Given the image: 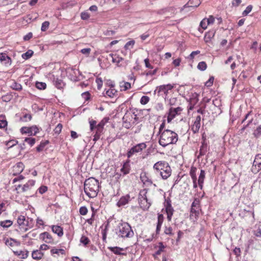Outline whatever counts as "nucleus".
I'll return each instance as SVG.
<instances>
[{
	"instance_id": "47",
	"label": "nucleus",
	"mask_w": 261,
	"mask_h": 261,
	"mask_svg": "<svg viewBox=\"0 0 261 261\" xmlns=\"http://www.w3.org/2000/svg\"><path fill=\"white\" fill-rule=\"evenodd\" d=\"M135 43V42L134 40H130L128 41L124 45V48L125 49H130L133 48Z\"/></svg>"
},
{
	"instance_id": "37",
	"label": "nucleus",
	"mask_w": 261,
	"mask_h": 261,
	"mask_svg": "<svg viewBox=\"0 0 261 261\" xmlns=\"http://www.w3.org/2000/svg\"><path fill=\"white\" fill-rule=\"evenodd\" d=\"M120 90L121 91H126L131 88V85L129 82L122 81L119 84Z\"/></svg>"
},
{
	"instance_id": "30",
	"label": "nucleus",
	"mask_w": 261,
	"mask_h": 261,
	"mask_svg": "<svg viewBox=\"0 0 261 261\" xmlns=\"http://www.w3.org/2000/svg\"><path fill=\"white\" fill-rule=\"evenodd\" d=\"M51 230L54 233L57 234L60 237L63 235V229L60 226L52 225Z\"/></svg>"
},
{
	"instance_id": "40",
	"label": "nucleus",
	"mask_w": 261,
	"mask_h": 261,
	"mask_svg": "<svg viewBox=\"0 0 261 261\" xmlns=\"http://www.w3.org/2000/svg\"><path fill=\"white\" fill-rule=\"evenodd\" d=\"M12 224V221L10 220H7L0 222V226L3 228H8L11 226Z\"/></svg>"
},
{
	"instance_id": "49",
	"label": "nucleus",
	"mask_w": 261,
	"mask_h": 261,
	"mask_svg": "<svg viewBox=\"0 0 261 261\" xmlns=\"http://www.w3.org/2000/svg\"><path fill=\"white\" fill-rule=\"evenodd\" d=\"M24 142L28 143L31 146H32L35 143L36 139L33 138H25Z\"/></svg>"
},
{
	"instance_id": "55",
	"label": "nucleus",
	"mask_w": 261,
	"mask_h": 261,
	"mask_svg": "<svg viewBox=\"0 0 261 261\" xmlns=\"http://www.w3.org/2000/svg\"><path fill=\"white\" fill-rule=\"evenodd\" d=\"M108 226H109V223H108L105 225V228L103 229H102V231H101V233H102V239L103 240H105L106 239V238H107V233Z\"/></svg>"
},
{
	"instance_id": "63",
	"label": "nucleus",
	"mask_w": 261,
	"mask_h": 261,
	"mask_svg": "<svg viewBox=\"0 0 261 261\" xmlns=\"http://www.w3.org/2000/svg\"><path fill=\"white\" fill-rule=\"evenodd\" d=\"M214 80V77L212 76V77H210L209 80L205 82V85L206 87L212 86L213 84Z\"/></svg>"
},
{
	"instance_id": "35",
	"label": "nucleus",
	"mask_w": 261,
	"mask_h": 261,
	"mask_svg": "<svg viewBox=\"0 0 261 261\" xmlns=\"http://www.w3.org/2000/svg\"><path fill=\"white\" fill-rule=\"evenodd\" d=\"M50 253L54 257H56L55 255H54L55 254H57L58 256L60 255V254H65V251L63 249H57L55 247H54L50 250Z\"/></svg>"
},
{
	"instance_id": "32",
	"label": "nucleus",
	"mask_w": 261,
	"mask_h": 261,
	"mask_svg": "<svg viewBox=\"0 0 261 261\" xmlns=\"http://www.w3.org/2000/svg\"><path fill=\"white\" fill-rule=\"evenodd\" d=\"M251 115V112H248L245 116V118L242 120V123H244L245 121L248 119V121L247 122V124L244 125L243 128H242L243 130H244L246 127L248 126L252 122L253 118L252 117H250V116Z\"/></svg>"
},
{
	"instance_id": "61",
	"label": "nucleus",
	"mask_w": 261,
	"mask_h": 261,
	"mask_svg": "<svg viewBox=\"0 0 261 261\" xmlns=\"http://www.w3.org/2000/svg\"><path fill=\"white\" fill-rule=\"evenodd\" d=\"M91 48H85L81 49V52L86 55V56H88L90 53Z\"/></svg>"
},
{
	"instance_id": "56",
	"label": "nucleus",
	"mask_w": 261,
	"mask_h": 261,
	"mask_svg": "<svg viewBox=\"0 0 261 261\" xmlns=\"http://www.w3.org/2000/svg\"><path fill=\"white\" fill-rule=\"evenodd\" d=\"M149 101V97L147 96H143L140 99V103L142 105H146L147 104Z\"/></svg>"
},
{
	"instance_id": "6",
	"label": "nucleus",
	"mask_w": 261,
	"mask_h": 261,
	"mask_svg": "<svg viewBox=\"0 0 261 261\" xmlns=\"http://www.w3.org/2000/svg\"><path fill=\"white\" fill-rule=\"evenodd\" d=\"M147 191L144 189L140 191L139 194V203L141 207L143 210H147L151 205V203L149 201L146 196Z\"/></svg>"
},
{
	"instance_id": "29",
	"label": "nucleus",
	"mask_w": 261,
	"mask_h": 261,
	"mask_svg": "<svg viewBox=\"0 0 261 261\" xmlns=\"http://www.w3.org/2000/svg\"><path fill=\"white\" fill-rule=\"evenodd\" d=\"M13 252L15 255L21 259H25L29 255V251L27 250H18Z\"/></svg>"
},
{
	"instance_id": "25",
	"label": "nucleus",
	"mask_w": 261,
	"mask_h": 261,
	"mask_svg": "<svg viewBox=\"0 0 261 261\" xmlns=\"http://www.w3.org/2000/svg\"><path fill=\"white\" fill-rule=\"evenodd\" d=\"M208 149V145L206 142L205 141L201 142V145L200 147L199 154L198 155V158H199L201 156L204 155L207 152Z\"/></svg>"
},
{
	"instance_id": "1",
	"label": "nucleus",
	"mask_w": 261,
	"mask_h": 261,
	"mask_svg": "<svg viewBox=\"0 0 261 261\" xmlns=\"http://www.w3.org/2000/svg\"><path fill=\"white\" fill-rule=\"evenodd\" d=\"M154 174L156 177L167 179L171 174V169L168 163L165 161H159L153 166Z\"/></svg>"
},
{
	"instance_id": "60",
	"label": "nucleus",
	"mask_w": 261,
	"mask_h": 261,
	"mask_svg": "<svg viewBox=\"0 0 261 261\" xmlns=\"http://www.w3.org/2000/svg\"><path fill=\"white\" fill-rule=\"evenodd\" d=\"M164 232L165 234L172 236L173 234V233L172 232V228L171 227H166Z\"/></svg>"
},
{
	"instance_id": "31",
	"label": "nucleus",
	"mask_w": 261,
	"mask_h": 261,
	"mask_svg": "<svg viewBox=\"0 0 261 261\" xmlns=\"http://www.w3.org/2000/svg\"><path fill=\"white\" fill-rule=\"evenodd\" d=\"M105 95H107L110 98H113L117 96V91L114 88H110L108 90H105Z\"/></svg>"
},
{
	"instance_id": "42",
	"label": "nucleus",
	"mask_w": 261,
	"mask_h": 261,
	"mask_svg": "<svg viewBox=\"0 0 261 261\" xmlns=\"http://www.w3.org/2000/svg\"><path fill=\"white\" fill-rule=\"evenodd\" d=\"M49 143L48 141H42L40 144L36 147V150L38 152H40L45 147V146Z\"/></svg>"
},
{
	"instance_id": "33",
	"label": "nucleus",
	"mask_w": 261,
	"mask_h": 261,
	"mask_svg": "<svg viewBox=\"0 0 261 261\" xmlns=\"http://www.w3.org/2000/svg\"><path fill=\"white\" fill-rule=\"evenodd\" d=\"M43 255V253L40 250H34L32 253V258L35 260H40L42 258Z\"/></svg>"
},
{
	"instance_id": "13",
	"label": "nucleus",
	"mask_w": 261,
	"mask_h": 261,
	"mask_svg": "<svg viewBox=\"0 0 261 261\" xmlns=\"http://www.w3.org/2000/svg\"><path fill=\"white\" fill-rule=\"evenodd\" d=\"M39 132V129L36 125L31 127H22L20 129V132L22 134H28L29 136H35Z\"/></svg>"
},
{
	"instance_id": "57",
	"label": "nucleus",
	"mask_w": 261,
	"mask_h": 261,
	"mask_svg": "<svg viewBox=\"0 0 261 261\" xmlns=\"http://www.w3.org/2000/svg\"><path fill=\"white\" fill-rule=\"evenodd\" d=\"M62 129V125L61 123H59L55 128L54 129V132L55 134H59Z\"/></svg>"
},
{
	"instance_id": "18",
	"label": "nucleus",
	"mask_w": 261,
	"mask_h": 261,
	"mask_svg": "<svg viewBox=\"0 0 261 261\" xmlns=\"http://www.w3.org/2000/svg\"><path fill=\"white\" fill-rule=\"evenodd\" d=\"M131 200L132 199L130 195L129 194H126L120 197V199L117 202L116 205L118 207L124 206L128 204Z\"/></svg>"
},
{
	"instance_id": "58",
	"label": "nucleus",
	"mask_w": 261,
	"mask_h": 261,
	"mask_svg": "<svg viewBox=\"0 0 261 261\" xmlns=\"http://www.w3.org/2000/svg\"><path fill=\"white\" fill-rule=\"evenodd\" d=\"M80 214L82 215H85L88 213V209L86 206H82L79 210Z\"/></svg>"
},
{
	"instance_id": "17",
	"label": "nucleus",
	"mask_w": 261,
	"mask_h": 261,
	"mask_svg": "<svg viewBox=\"0 0 261 261\" xmlns=\"http://www.w3.org/2000/svg\"><path fill=\"white\" fill-rule=\"evenodd\" d=\"M24 166L22 162H18L12 168L11 173L13 175L19 174L24 170Z\"/></svg>"
},
{
	"instance_id": "3",
	"label": "nucleus",
	"mask_w": 261,
	"mask_h": 261,
	"mask_svg": "<svg viewBox=\"0 0 261 261\" xmlns=\"http://www.w3.org/2000/svg\"><path fill=\"white\" fill-rule=\"evenodd\" d=\"M98 180L94 177L86 179L84 182V192L89 198L95 197L99 191Z\"/></svg>"
},
{
	"instance_id": "51",
	"label": "nucleus",
	"mask_w": 261,
	"mask_h": 261,
	"mask_svg": "<svg viewBox=\"0 0 261 261\" xmlns=\"http://www.w3.org/2000/svg\"><path fill=\"white\" fill-rule=\"evenodd\" d=\"M108 118H104L102 120H101V121L97 125V126L99 127H101L103 128L105 124L108 122L109 121Z\"/></svg>"
},
{
	"instance_id": "4",
	"label": "nucleus",
	"mask_w": 261,
	"mask_h": 261,
	"mask_svg": "<svg viewBox=\"0 0 261 261\" xmlns=\"http://www.w3.org/2000/svg\"><path fill=\"white\" fill-rule=\"evenodd\" d=\"M116 230L118 237L123 239L130 238L134 235L131 226L126 222L120 223Z\"/></svg>"
},
{
	"instance_id": "22",
	"label": "nucleus",
	"mask_w": 261,
	"mask_h": 261,
	"mask_svg": "<svg viewBox=\"0 0 261 261\" xmlns=\"http://www.w3.org/2000/svg\"><path fill=\"white\" fill-rule=\"evenodd\" d=\"M39 238L46 243H51L54 241L51 234H50L48 232L41 233L40 234Z\"/></svg>"
},
{
	"instance_id": "44",
	"label": "nucleus",
	"mask_w": 261,
	"mask_h": 261,
	"mask_svg": "<svg viewBox=\"0 0 261 261\" xmlns=\"http://www.w3.org/2000/svg\"><path fill=\"white\" fill-rule=\"evenodd\" d=\"M206 68L207 65L204 61L200 62L197 65V68L201 71H204Z\"/></svg>"
},
{
	"instance_id": "46",
	"label": "nucleus",
	"mask_w": 261,
	"mask_h": 261,
	"mask_svg": "<svg viewBox=\"0 0 261 261\" xmlns=\"http://www.w3.org/2000/svg\"><path fill=\"white\" fill-rule=\"evenodd\" d=\"M253 135L256 138H259L261 136V125H259L254 131Z\"/></svg>"
},
{
	"instance_id": "62",
	"label": "nucleus",
	"mask_w": 261,
	"mask_h": 261,
	"mask_svg": "<svg viewBox=\"0 0 261 261\" xmlns=\"http://www.w3.org/2000/svg\"><path fill=\"white\" fill-rule=\"evenodd\" d=\"M90 123V130L92 131L93 130L96 126V121L94 120H91L89 121Z\"/></svg>"
},
{
	"instance_id": "34",
	"label": "nucleus",
	"mask_w": 261,
	"mask_h": 261,
	"mask_svg": "<svg viewBox=\"0 0 261 261\" xmlns=\"http://www.w3.org/2000/svg\"><path fill=\"white\" fill-rule=\"evenodd\" d=\"M5 244L8 246L12 247L14 246H19L20 243L15 239L10 238L5 241Z\"/></svg>"
},
{
	"instance_id": "43",
	"label": "nucleus",
	"mask_w": 261,
	"mask_h": 261,
	"mask_svg": "<svg viewBox=\"0 0 261 261\" xmlns=\"http://www.w3.org/2000/svg\"><path fill=\"white\" fill-rule=\"evenodd\" d=\"M35 86L39 90H44L46 88V84L44 82H37Z\"/></svg>"
},
{
	"instance_id": "36",
	"label": "nucleus",
	"mask_w": 261,
	"mask_h": 261,
	"mask_svg": "<svg viewBox=\"0 0 261 261\" xmlns=\"http://www.w3.org/2000/svg\"><path fill=\"white\" fill-rule=\"evenodd\" d=\"M54 85L58 89H61L63 88L65 86V84L63 81L61 79H59L58 78H54Z\"/></svg>"
},
{
	"instance_id": "59",
	"label": "nucleus",
	"mask_w": 261,
	"mask_h": 261,
	"mask_svg": "<svg viewBox=\"0 0 261 261\" xmlns=\"http://www.w3.org/2000/svg\"><path fill=\"white\" fill-rule=\"evenodd\" d=\"M80 242L85 245H86L89 243V240L87 237L82 236L80 239Z\"/></svg>"
},
{
	"instance_id": "26",
	"label": "nucleus",
	"mask_w": 261,
	"mask_h": 261,
	"mask_svg": "<svg viewBox=\"0 0 261 261\" xmlns=\"http://www.w3.org/2000/svg\"><path fill=\"white\" fill-rule=\"evenodd\" d=\"M201 3L200 0H189V1L184 6V8L188 7L194 8L198 7Z\"/></svg>"
},
{
	"instance_id": "23",
	"label": "nucleus",
	"mask_w": 261,
	"mask_h": 261,
	"mask_svg": "<svg viewBox=\"0 0 261 261\" xmlns=\"http://www.w3.org/2000/svg\"><path fill=\"white\" fill-rule=\"evenodd\" d=\"M205 178V172L204 170L201 169L200 170V173L198 177V187L200 188L201 190L202 189L203 187V184L204 179Z\"/></svg>"
},
{
	"instance_id": "50",
	"label": "nucleus",
	"mask_w": 261,
	"mask_h": 261,
	"mask_svg": "<svg viewBox=\"0 0 261 261\" xmlns=\"http://www.w3.org/2000/svg\"><path fill=\"white\" fill-rule=\"evenodd\" d=\"M208 25V23L207 22V20L206 19V18H204L203 19L200 23V27L203 29V30H205L207 27V25Z\"/></svg>"
},
{
	"instance_id": "64",
	"label": "nucleus",
	"mask_w": 261,
	"mask_h": 261,
	"mask_svg": "<svg viewBox=\"0 0 261 261\" xmlns=\"http://www.w3.org/2000/svg\"><path fill=\"white\" fill-rule=\"evenodd\" d=\"M96 83L97 85L98 89H101L102 86V80L101 78H97L96 79Z\"/></svg>"
},
{
	"instance_id": "27",
	"label": "nucleus",
	"mask_w": 261,
	"mask_h": 261,
	"mask_svg": "<svg viewBox=\"0 0 261 261\" xmlns=\"http://www.w3.org/2000/svg\"><path fill=\"white\" fill-rule=\"evenodd\" d=\"M215 33L216 31L214 30H211L206 33L204 37V41L206 43H210L215 36Z\"/></svg>"
},
{
	"instance_id": "19",
	"label": "nucleus",
	"mask_w": 261,
	"mask_h": 261,
	"mask_svg": "<svg viewBox=\"0 0 261 261\" xmlns=\"http://www.w3.org/2000/svg\"><path fill=\"white\" fill-rule=\"evenodd\" d=\"M165 210L167 215V219L170 221L173 214L174 210L172 207L170 201H167L165 204Z\"/></svg>"
},
{
	"instance_id": "41",
	"label": "nucleus",
	"mask_w": 261,
	"mask_h": 261,
	"mask_svg": "<svg viewBox=\"0 0 261 261\" xmlns=\"http://www.w3.org/2000/svg\"><path fill=\"white\" fill-rule=\"evenodd\" d=\"M33 54L34 52L33 50H28L27 52L21 55V57L24 60H28L33 56Z\"/></svg>"
},
{
	"instance_id": "38",
	"label": "nucleus",
	"mask_w": 261,
	"mask_h": 261,
	"mask_svg": "<svg viewBox=\"0 0 261 261\" xmlns=\"http://www.w3.org/2000/svg\"><path fill=\"white\" fill-rule=\"evenodd\" d=\"M164 220V217L162 214H159L158 217V223L156 225V231L158 233L160 231Z\"/></svg>"
},
{
	"instance_id": "54",
	"label": "nucleus",
	"mask_w": 261,
	"mask_h": 261,
	"mask_svg": "<svg viewBox=\"0 0 261 261\" xmlns=\"http://www.w3.org/2000/svg\"><path fill=\"white\" fill-rule=\"evenodd\" d=\"M49 25V21H45L43 22L41 25V31L43 32L46 31L48 29Z\"/></svg>"
},
{
	"instance_id": "2",
	"label": "nucleus",
	"mask_w": 261,
	"mask_h": 261,
	"mask_svg": "<svg viewBox=\"0 0 261 261\" xmlns=\"http://www.w3.org/2000/svg\"><path fill=\"white\" fill-rule=\"evenodd\" d=\"M178 138V135L175 132L165 129L161 133L159 143L160 145L165 147L169 145L175 144Z\"/></svg>"
},
{
	"instance_id": "15",
	"label": "nucleus",
	"mask_w": 261,
	"mask_h": 261,
	"mask_svg": "<svg viewBox=\"0 0 261 261\" xmlns=\"http://www.w3.org/2000/svg\"><path fill=\"white\" fill-rule=\"evenodd\" d=\"M200 121L201 116L200 115L196 116L195 120L191 127V130L194 134H196L199 132L201 126Z\"/></svg>"
},
{
	"instance_id": "10",
	"label": "nucleus",
	"mask_w": 261,
	"mask_h": 261,
	"mask_svg": "<svg viewBox=\"0 0 261 261\" xmlns=\"http://www.w3.org/2000/svg\"><path fill=\"white\" fill-rule=\"evenodd\" d=\"M183 109L180 107L177 108H170L169 110L167 116V122L170 123L176 117V116L179 115Z\"/></svg>"
},
{
	"instance_id": "28",
	"label": "nucleus",
	"mask_w": 261,
	"mask_h": 261,
	"mask_svg": "<svg viewBox=\"0 0 261 261\" xmlns=\"http://www.w3.org/2000/svg\"><path fill=\"white\" fill-rule=\"evenodd\" d=\"M35 180L33 179L29 180L22 187V192H24L29 191L35 185Z\"/></svg>"
},
{
	"instance_id": "20",
	"label": "nucleus",
	"mask_w": 261,
	"mask_h": 261,
	"mask_svg": "<svg viewBox=\"0 0 261 261\" xmlns=\"http://www.w3.org/2000/svg\"><path fill=\"white\" fill-rule=\"evenodd\" d=\"M0 61L5 66H9L12 63L11 59L6 53H0Z\"/></svg>"
},
{
	"instance_id": "7",
	"label": "nucleus",
	"mask_w": 261,
	"mask_h": 261,
	"mask_svg": "<svg viewBox=\"0 0 261 261\" xmlns=\"http://www.w3.org/2000/svg\"><path fill=\"white\" fill-rule=\"evenodd\" d=\"M146 147V143L144 142L136 144L127 151L126 154L127 158H130L134 154L141 152Z\"/></svg>"
},
{
	"instance_id": "9",
	"label": "nucleus",
	"mask_w": 261,
	"mask_h": 261,
	"mask_svg": "<svg viewBox=\"0 0 261 261\" xmlns=\"http://www.w3.org/2000/svg\"><path fill=\"white\" fill-rule=\"evenodd\" d=\"M80 71L73 67H68L66 69L67 76L72 81H78V75L80 74Z\"/></svg>"
},
{
	"instance_id": "21",
	"label": "nucleus",
	"mask_w": 261,
	"mask_h": 261,
	"mask_svg": "<svg viewBox=\"0 0 261 261\" xmlns=\"http://www.w3.org/2000/svg\"><path fill=\"white\" fill-rule=\"evenodd\" d=\"M130 161L129 160H127L126 162H125L120 169V171L122 175H125L128 174L130 172Z\"/></svg>"
},
{
	"instance_id": "39",
	"label": "nucleus",
	"mask_w": 261,
	"mask_h": 261,
	"mask_svg": "<svg viewBox=\"0 0 261 261\" xmlns=\"http://www.w3.org/2000/svg\"><path fill=\"white\" fill-rule=\"evenodd\" d=\"M10 87L15 90L20 91L22 89V86L20 84L17 83L15 81H13Z\"/></svg>"
},
{
	"instance_id": "24",
	"label": "nucleus",
	"mask_w": 261,
	"mask_h": 261,
	"mask_svg": "<svg viewBox=\"0 0 261 261\" xmlns=\"http://www.w3.org/2000/svg\"><path fill=\"white\" fill-rule=\"evenodd\" d=\"M198 96L199 95L196 93H194L192 94L190 98V109L192 110L194 106L197 104L199 100Z\"/></svg>"
},
{
	"instance_id": "12",
	"label": "nucleus",
	"mask_w": 261,
	"mask_h": 261,
	"mask_svg": "<svg viewBox=\"0 0 261 261\" xmlns=\"http://www.w3.org/2000/svg\"><path fill=\"white\" fill-rule=\"evenodd\" d=\"M261 170V154H257L255 155V159L251 168L252 172L257 173Z\"/></svg>"
},
{
	"instance_id": "53",
	"label": "nucleus",
	"mask_w": 261,
	"mask_h": 261,
	"mask_svg": "<svg viewBox=\"0 0 261 261\" xmlns=\"http://www.w3.org/2000/svg\"><path fill=\"white\" fill-rule=\"evenodd\" d=\"M252 5H248L245 9V10L243 12L242 15L243 16H246L252 10Z\"/></svg>"
},
{
	"instance_id": "16",
	"label": "nucleus",
	"mask_w": 261,
	"mask_h": 261,
	"mask_svg": "<svg viewBox=\"0 0 261 261\" xmlns=\"http://www.w3.org/2000/svg\"><path fill=\"white\" fill-rule=\"evenodd\" d=\"M108 249L113 253L119 255H126V248H120L119 247H109Z\"/></svg>"
},
{
	"instance_id": "52",
	"label": "nucleus",
	"mask_w": 261,
	"mask_h": 261,
	"mask_svg": "<svg viewBox=\"0 0 261 261\" xmlns=\"http://www.w3.org/2000/svg\"><path fill=\"white\" fill-rule=\"evenodd\" d=\"M90 16L89 13L87 11L82 12L81 13V17L82 20H86L89 18Z\"/></svg>"
},
{
	"instance_id": "45",
	"label": "nucleus",
	"mask_w": 261,
	"mask_h": 261,
	"mask_svg": "<svg viewBox=\"0 0 261 261\" xmlns=\"http://www.w3.org/2000/svg\"><path fill=\"white\" fill-rule=\"evenodd\" d=\"M197 168L195 167H192L190 171V175L192 179L197 178L196 176Z\"/></svg>"
},
{
	"instance_id": "48",
	"label": "nucleus",
	"mask_w": 261,
	"mask_h": 261,
	"mask_svg": "<svg viewBox=\"0 0 261 261\" xmlns=\"http://www.w3.org/2000/svg\"><path fill=\"white\" fill-rule=\"evenodd\" d=\"M109 56L110 58H112V60L113 63H118L122 60V58H119L118 57H114V55L112 54H110Z\"/></svg>"
},
{
	"instance_id": "8",
	"label": "nucleus",
	"mask_w": 261,
	"mask_h": 261,
	"mask_svg": "<svg viewBox=\"0 0 261 261\" xmlns=\"http://www.w3.org/2000/svg\"><path fill=\"white\" fill-rule=\"evenodd\" d=\"M174 86L170 84L161 85L156 88L154 91V93H157L158 95H160L162 93H163L166 97L168 94L169 90H172Z\"/></svg>"
},
{
	"instance_id": "11",
	"label": "nucleus",
	"mask_w": 261,
	"mask_h": 261,
	"mask_svg": "<svg viewBox=\"0 0 261 261\" xmlns=\"http://www.w3.org/2000/svg\"><path fill=\"white\" fill-rule=\"evenodd\" d=\"M199 201L198 200L195 199L194 201L192 202L191 208V214L190 218L192 219L193 217H194L196 219L199 214Z\"/></svg>"
},
{
	"instance_id": "14",
	"label": "nucleus",
	"mask_w": 261,
	"mask_h": 261,
	"mask_svg": "<svg viewBox=\"0 0 261 261\" xmlns=\"http://www.w3.org/2000/svg\"><path fill=\"white\" fill-rule=\"evenodd\" d=\"M139 111L138 110L136 109H130L128 110H127L124 115V116L122 118V119L125 121H127V120H130V117H132L133 118V116H136L138 115Z\"/></svg>"
},
{
	"instance_id": "5",
	"label": "nucleus",
	"mask_w": 261,
	"mask_h": 261,
	"mask_svg": "<svg viewBox=\"0 0 261 261\" xmlns=\"http://www.w3.org/2000/svg\"><path fill=\"white\" fill-rule=\"evenodd\" d=\"M33 220L28 218L25 219L24 216H19L17 219V223L20 227V228L24 231H27L29 228L33 227Z\"/></svg>"
}]
</instances>
